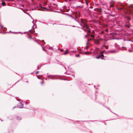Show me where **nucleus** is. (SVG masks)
<instances>
[{
	"label": "nucleus",
	"instance_id": "f257e3e1",
	"mask_svg": "<svg viewBox=\"0 0 133 133\" xmlns=\"http://www.w3.org/2000/svg\"><path fill=\"white\" fill-rule=\"evenodd\" d=\"M127 12L128 14H133V8H132L129 7L127 9Z\"/></svg>",
	"mask_w": 133,
	"mask_h": 133
},
{
	"label": "nucleus",
	"instance_id": "f03ea898",
	"mask_svg": "<svg viewBox=\"0 0 133 133\" xmlns=\"http://www.w3.org/2000/svg\"><path fill=\"white\" fill-rule=\"evenodd\" d=\"M68 18L70 20H74L76 21H77V22H79V20H77L74 19L73 17H72L71 16H69L68 17Z\"/></svg>",
	"mask_w": 133,
	"mask_h": 133
},
{
	"label": "nucleus",
	"instance_id": "7ed1b4c3",
	"mask_svg": "<svg viewBox=\"0 0 133 133\" xmlns=\"http://www.w3.org/2000/svg\"><path fill=\"white\" fill-rule=\"evenodd\" d=\"M108 52L109 53H114L117 52V51L114 50H110L108 51Z\"/></svg>",
	"mask_w": 133,
	"mask_h": 133
},
{
	"label": "nucleus",
	"instance_id": "20e7f679",
	"mask_svg": "<svg viewBox=\"0 0 133 133\" xmlns=\"http://www.w3.org/2000/svg\"><path fill=\"white\" fill-rule=\"evenodd\" d=\"M104 55L103 54H102L101 55H99L97 56L96 57V58L97 59H99L100 58H101L102 59H103V58H102V57H104Z\"/></svg>",
	"mask_w": 133,
	"mask_h": 133
},
{
	"label": "nucleus",
	"instance_id": "39448f33",
	"mask_svg": "<svg viewBox=\"0 0 133 133\" xmlns=\"http://www.w3.org/2000/svg\"><path fill=\"white\" fill-rule=\"evenodd\" d=\"M94 10L98 12H101L102 11V9L101 8H96L94 9Z\"/></svg>",
	"mask_w": 133,
	"mask_h": 133
},
{
	"label": "nucleus",
	"instance_id": "423d86ee",
	"mask_svg": "<svg viewBox=\"0 0 133 133\" xmlns=\"http://www.w3.org/2000/svg\"><path fill=\"white\" fill-rule=\"evenodd\" d=\"M99 42V40H96L95 42V43L97 44H98Z\"/></svg>",
	"mask_w": 133,
	"mask_h": 133
},
{
	"label": "nucleus",
	"instance_id": "0eeeda50",
	"mask_svg": "<svg viewBox=\"0 0 133 133\" xmlns=\"http://www.w3.org/2000/svg\"><path fill=\"white\" fill-rule=\"evenodd\" d=\"M2 4L3 6H5V3L4 2H2Z\"/></svg>",
	"mask_w": 133,
	"mask_h": 133
},
{
	"label": "nucleus",
	"instance_id": "6e6552de",
	"mask_svg": "<svg viewBox=\"0 0 133 133\" xmlns=\"http://www.w3.org/2000/svg\"><path fill=\"white\" fill-rule=\"evenodd\" d=\"M68 53V51L67 50L66 51L64 54V55H66Z\"/></svg>",
	"mask_w": 133,
	"mask_h": 133
},
{
	"label": "nucleus",
	"instance_id": "1a4fd4ad",
	"mask_svg": "<svg viewBox=\"0 0 133 133\" xmlns=\"http://www.w3.org/2000/svg\"><path fill=\"white\" fill-rule=\"evenodd\" d=\"M83 25H84V26H86V25H87V24L86 23H85V22H84L83 23H82Z\"/></svg>",
	"mask_w": 133,
	"mask_h": 133
},
{
	"label": "nucleus",
	"instance_id": "9d476101",
	"mask_svg": "<svg viewBox=\"0 0 133 133\" xmlns=\"http://www.w3.org/2000/svg\"><path fill=\"white\" fill-rule=\"evenodd\" d=\"M84 27L86 28L87 29H88L89 28V27L87 25L86 26H85Z\"/></svg>",
	"mask_w": 133,
	"mask_h": 133
},
{
	"label": "nucleus",
	"instance_id": "9b49d317",
	"mask_svg": "<svg viewBox=\"0 0 133 133\" xmlns=\"http://www.w3.org/2000/svg\"><path fill=\"white\" fill-rule=\"evenodd\" d=\"M83 20H84L83 19H81V21L82 23H83L84 22L83 21Z\"/></svg>",
	"mask_w": 133,
	"mask_h": 133
},
{
	"label": "nucleus",
	"instance_id": "f8f14e48",
	"mask_svg": "<svg viewBox=\"0 0 133 133\" xmlns=\"http://www.w3.org/2000/svg\"><path fill=\"white\" fill-rule=\"evenodd\" d=\"M21 105H22V106H20V105L19 106V108H23V104H21Z\"/></svg>",
	"mask_w": 133,
	"mask_h": 133
},
{
	"label": "nucleus",
	"instance_id": "ddd939ff",
	"mask_svg": "<svg viewBox=\"0 0 133 133\" xmlns=\"http://www.w3.org/2000/svg\"><path fill=\"white\" fill-rule=\"evenodd\" d=\"M119 9L122 10L124 9V7L123 6V7L121 8H119Z\"/></svg>",
	"mask_w": 133,
	"mask_h": 133
},
{
	"label": "nucleus",
	"instance_id": "4468645a",
	"mask_svg": "<svg viewBox=\"0 0 133 133\" xmlns=\"http://www.w3.org/2000/svg\"><path fill=\"white\" fill-rule=\"evenodd\" d=\"M36 42L39 45H41V44H40L38 42H37V41H36Z\"/></svg>",
	"mask_w": 133,
	"mask_h": 133
},
{
	"label": "nucleus",
	"instance_id": "2eb2a0df",
	"mask_svg": "<svg viewBox=\"0 0 133 133\" xmlns=\"http://www.w3.org/2000/svg\"><path fill=\"white\" fill-rule=\"evenodd\" d=\"M91 53V52H86V54H90V53Z\"/></svg>",
	"mask_w": 133,
	"mask_h": 133
},
{
	"label": "nucleus",
	"instance_id": "dca6fc26",
	"mask_svg": "<svg viewBox=\"0 0 133 133\" xmlns=\"http://www.w3.org/2000/svg\"><path fill=\"white\" fill-rule=\"evenodd\" d=\"M91 32V31L90 30H88V33H90Z\"/></svg>",
	"mask_w": 133,
	"mask_h": 133
},
{
	"label": "nucleus",
	"instance_id": "f3484780",
	"mask_svg": "<svg viewBox=\"0 0 133 133\" xmlns=\"http://www.w3.org/2000/svg\"><path fill=\"white\" fill-rule=\"evenodd\" d=\"M93 39V38H90V39H88V42H89L90 41H91V40Z\"/></svg>",
	"mask_w": 133,
	"mask_h": 133
},
{
	"label": "nucleus",
	"instance_id": "a211bd4d",
	"mask_svg": "<svg viewBox=\"0 0 133 133\" xmlns=\"http://www.w3.org/2000/svg\"><path fill=\"white\" fill-rule=\"evenodd\" d=\"M127 18L129 20H130L131 19L129 17H127Z\"/></svg>",
	"mask_w": 133,
	"mask_h": 133
},
{
	"label": "nucleus",
	"instance_id": "6ab92c4d",
	"mask_svg": "<svg viewBox=\"0 0 133 133\" xmlns=\"http://www.w3.org/2000/svg\"><path fill=\"white\" fill-rule=\"evenodd\" d=\"M105 47L106 49H108V46H106Z\"/></svg>",
	"mask_w": 133,
	"mask_h": 133
},
{
	"label": "nucleus",
	"instance_id": "aec40b11",
	"mask_svg": "<svg viewBox=\"0 0 133 133\" xmlns=\"http://www.w3.org/2000/svg\"><path fill=\"white\" fill-rule=\"evenodd\" d=\"M90 36L91 37H93V38H94V35H91Z\"/></svg>",
	"mask_w": 133,
	"mask_h": 133
},
{
	"label": "nucleus",
	"instance_id": "412c9836",
	"mask_svg": "<svg viewBox=\"0 0 133 133\" xmlns=\"http://www.w3.org/2000/svg\"><path fill=\"white\" fill-rule=\"evenodd\" d=\"M43 81H42V82H41V84L42 85L43 84Z\"/></svg>",
	"mask_w": 133,
	"mask_h": 133
},
{
	"label": "nucleus",
	"instance_id": "4be33fe9",
	"mask_svg": "<svg viewBox=\"0 0 133 133\" xmlns=\"http://www.w3.org/2000/svg\"><path fill=\"white\" fill-rule=\"evenodd\" d=\"M60 51H61V52H62L63 51V49H60Z\"/></svg>",
	"mask_w": 133,
	"mask_h": 133
},
{
	"label": "nucleus",
	"instance_id": "5701e85b",
	"mask_svg": "<svg viewBox=\"0 0 133 133\" xmlns=\"http://www.w3.org/2000/svg\"><path fill=\"white\" fill-rule=\"evenodd\" d=\"M0 26H1V28H2V29H3V26H2L1 25H0Z\"/></svg>",
	"mask_w": 133,
	"mask_h": 133
},
{
	"label": "nucleus",
	"instance_id": "b1692460",
	"mask_svg": "<svg viewBox=\"0 0 133 133\" xmlns=\"http://www.w3.org/2000/svg\"><path fill=\"white\" fill-rule=\"evenodd\" d=\"M76 56L77 57H79V54L77 55H76Z\"/></svg>",
	"mask_w": 133,
	"mask_h": 133
},
{
	"label": "nucleus",
	"instance_id": "393cba45",
	"mask_svg": "<svg viewBox=\"0 0 133 133\" xmlns=\"http://www.w3.org/2000/svg\"><path fill=\"white\" fill-rule=\"evenodd\" d=\"M57 27L59 28H61L62 27L60 26L59 25H58L57 26Z\"/></svg>",
	"mask_w": 133,
	"mask_h": 133
},
{
	"label": "nucleus",
	"instance_id": "a878e982",
	"mask_svg": "<svg viewBox=\"0 0 133 133\" xmlns=\"http://www.w3.org/2000/svg\"><path fill=\"white\" fill-rule=\"evenodd\" d=\"M105 31L106 32H108V31H109V30H108V29H106L105 30Z\"/></svg>",
	"mask_w": 133,
	"mask_h": 133
},
{
	"label": "nucleus",
	"instance_id": "bb28decb",
	"mask_svg": "<svg viewBox=\"0 0 133 133\" xmlns=\"http://www.w3.org/2000/svg\"><path fill=\"white\" fill-rule=\"evenodd\" d=\"M85 3L87 4V6H88V4L87 1H86L85 2Z\"/></svg>",
	"mask_w": 133,
	"mask_h": 133
},
{
	"label": "nucleus",
	"instance_id": "cd10ccee",
	"mask_svg": "<svg viewBox=\"0 0 133 133\" xmlns=\"http://www.w3.org/2000/svg\"><path fill=\"white\" fill-rule=\"evenodd\" d=\"M88 34H87V35H86L85 36V38H87V37H88Z\"/></svg>",
	"mask_w": 133,
	"mask_h": 133
},
{
	"label": "nucleus",
	"instance_id": "c85d7f7f",
	"mask_svg": "<svg viewBox=\"0 0 133 133\" xmlns=\"http://www.w3.org/2000/svg\"><path fill=\"white\" fill-rule=\"evenodd\" d=\"M104 52V51H102V52H101V54H103V53Z\"/></svg>",
	"mask_w": 133,
	"mask_h": 133
},
{
	"label": "nucleus",
	"instance_id": "c756f323",
	"mask_svg": "<svg viewBox=\"0 0 133 133\" xmlns=\"http://www.w3.org/2000/svg\"><path fill=\"white\" fill-rule=\"evenodd\" d=\"M46 3H44V5H46Z\"/></svg>",
	"mask_w": 133,
	"mask_h": 133
},
{
	"label": "nucleus",
	"instance_id": "7c9ffc66",
	"mask_svg": "<svg viewBox=\"0 0 133 133\" xmlns=\"http://www.w3.org/2000/svg\"><path fill=\"white\" fill-rule=\"evenodd\" d=\"M43 8L45 9L46 10H47L46 9V8H45V7H43Z\"/></svg>",
	"mask_w": 133,
	"mask_h": 133
},
{
	"label": "nucleus",
	"instance_id": "2f4dec72",
	"mask_svg": "<svg viewBox=\"0 0 133 133\" xmlns=\"http://www.w3.org/2000/svg\"><path fill=\"white\" fill-rule=\"evenodd\" d=\"M38 72H38V71H36V74H38Z\"/></svg>",
	"mask_w": 133,
	"mask_h": 133
},
{
	"label": "nucleus",
	"instance_id": "473e14b6",
	"mask_svg": "<svg viewBox=\"0 0 133 133\" xmlns=\"http://www.w3.org/2000/svg\"><path fill=\"white\" fill-rule=\"evenodd\" d=\"M90 8H93V7L92 6H91L90 7Z\"/></svg>",
	"mask_w": 133,
	"mask_h": 133
},
{
	"label": "nucleus",
	"instance_id": "72a5a7b5",
	"mask_svg": "<svg viewBox=\"0 0 133 133\" xmlns=\"http://www.w3.org/2000/svg\"><path fill=\"white\" fill-rule=\"evenodd\" d=\"M113 6H114V5H111V7H113Z\"/></svg>",
	"mask_w": 133,
	"mask_h": 133
},
{
	"label": "nucleus",
	"instance_id": "f704fd0d",
	"mask_svg": "<svg viewBox=\"0 0 133 133\" xmlns=\"http://www.w3.org/2000/svg\"><path fill=\"white\" fill-rule=\"evenodd\" d=\"M106 46V45H103V47H105Z\"/></svg>",
	"mask_w": 133,
	"mask_h": 133
},
{
	"label": "nucleus",
	"instance_id": "c9c22d12",
	"mask_svg": "<svg viewBox=\"0 0 133 133\" xmlns=\"http://www.w3.org/2000/svg\"><path fill=\"white\" fill-rule=\"evenodd\" d=\"M43 50H44V51H45V49H44L43 48Z\"/></svg>",
	"mask_w": 133,
	"mask_h": 133
},
{
	"label": "nucleus",
	"instance_id": "e433bc0d",
	"mask_svg": "<svg viewBox=\"0 0 133 133\" xmlns=\"http://www.w3.org/2000/svg\"><path fill=\"white\" fill-rule=\"evenodd\" d=\"M128 26V28H129V26Z\"/></svg>",
	"mask_w": 133,
	"mask_h": 133
},
{
	"label": "nucleus",
	"instance_id": "4c0bfd02",
	"mask_svg": "<svg viewBox=\"0 0 133 133\" xmlns=\"http://www.w3.org/2000/svg\"><path fill=\"white\" fill-rule=\"evenodd\" d=\"M54 4V5H56V4ZM56 5L57 6V5Z\"/></svg>",
	"mask_w": 133,
	"mask_h": 133
},
{
	"label": "nucleus",
	"instance_id": "58836bf2",
	"mask_svg": "<svg viewBox=\"0 0 133 133\" xmlns=\"http://www.w3.org/2000/svg\"><path fill=\"white\" fill-rule=\"evenodd\" d=\"M54 24H55V25H56V24H53V25H54Z\"/></svg>",
	"mask_w": 133,
	"mask_h": 133
},
{
	"label": "nucleus",
	"instance_id": "ea45409f",
	"mask_svg": "<svg viewBox=\"0 0 133 133\" xmlns=\"http://www.w3.org/2000/svg\"><path fill=\"white\" fill-rule=\"evenodd\" d=\"M10 0L11 1H14L15 0Z\"/></svg>",
	"mask_w": 133,
	"mask_h": 133
}]
</instances>
